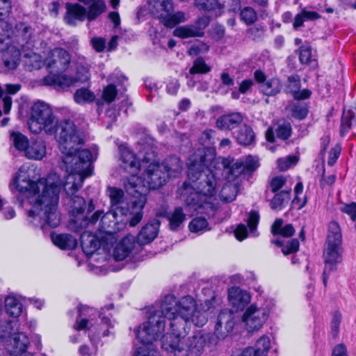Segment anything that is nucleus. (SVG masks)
I'll use <instances>...</instances> for the list:
<instances>
[{
	"mask_svg": "<svg viewBox=\"0 0 356 356\" xmlns=\"http://www.w3.org/2000/svg\"><path fill=\"white\" fill-rule=\"evenodd\" d=\"M282 85L279 79H270L261 85V90L267 96H273L281 90Z\"/></svg>",
	"mask_w": 356,
	"mask_h": 356,
	"instance_id": "473e14b6",
	"label": "nucleus"
},
{
	"mask_svg": "<svg viewBox=\"0 0 356 356\" xmlns=\"http://www.w3.org/2000/svg\"><path fill=\"white\" fill-rule=\"evenodd\" d=\"M86 5L90 4L88 11V19L95 20L102 13H104L106 8L104 0H78ZM120 3V0H111V6L116 9Z\"/></svg>",
	"mask_w": 356,
	"mask_h": 356,
	"instance_id": "aec40b11",
	"label": "nucleus"
},
{
	"mask_svg": "<svg viewBox=\"0 0 356 356\" xmlns=\"http://www.w3.org/2000/svg\"><path fill=\"white\" fill-rule=\"evenodd\" d=\"M299 248V241L297 239H292L288 242L286 246L282 248V252L284 254H289L298 251Z\"/></svg>",
	"mask_w": 356,
	"mask_h": 356,
	"instance_id": "0e129e2a",
	"label": "nucleus"
},
{
	"mask_svg": "<svg viewBox=\"0 0 356 356\" xmlns=\"http://www.w3.org/2000/svg\"><path fill=\"white\" fill-rule=\"evenodd\" d=\"M108 192L111 202L113 206L120 204V206L131 207V204L124 205V203L122 202L124 197V192L122 189H119L114 187H110L108 188Z\"/></svg>",
	"mask_w": 356,
	"mask_h": 356,
	"instance_id": "37998d69",
	"label": "nucleus"
},
{
	"mask_svg": "<svg viewBox=\"0 0 356 356\" xmlns=\"http://www.w3.org/2000/svg\"><path fill=\"white\" fill-rule=\"evenodd\" d=\"M210 22V19L207 15H203L199 17L196 21L193 26L198 31L199 36H202L204 34L203 30L208 26Z\"/></svg>",
	"mask_w": 356,
	"mask_h": 356,
	"instance_id": "13d9d810",
	"label": "nucleus"
},
{
	"mask_svg": "<svg viewBox=\"0 0 356 356\" xmlns=\"http://www.w3.org/2000/svg\"><path fill=\"white\" fill-rule=\"evenodd\" d=\"M195 6L200 10L211 11L219 7L218 0H195Z\"/></svg>",
	"mask_w": 356,
	"mask_h": 356,
	"instance_id": "49530a36",
	"label": "nucleus"
},
{
	"mask_svg": "<svg viewBox=\"0 0 356 356\" xmlns=\"http://www.w3.org/2000/svg\"><path fill=\"white\" fill-rule=\"evenodd\" d=\"M236 138L238 143L247 146L251 145L254 141L255 135L251 127L243 125L238 130Z\"/></svg>",
	"mask_w": 356,
	"mask_h": 356,
	"instance_id": "2f4dec72",
	"label": "nucleus"
},
{
	"mask_svg": "<svg viewBox=\"0 0 356 356\" xmlns=\"http://www.w3.org/2000/svg\"><path fill=\"white\" fill-rule=\"evenodd\" d=\"M275 306L273 300H266L260 307L255 305L248 307L242 317V321L245 324L247 330L249 332L260 330L268 320Z\"/></svg>",
	"mask_w": 356,
	"mask_h": 356,
	"instance_id": "9d476101",
	"label": "nucleus"
},
{
	"mask_svg": "<svg viewBox=\"0 0 356 356\" xmlns=\"http://www.w3.org/2000/svg\"><path fill=\"white\" fill-rule=\"evenodd\" d=\"M234 315L232 310L223 309L218 316V321L215 326V333L218 337H225L230 332L235 325Z\"/></svg>",
	"mask_w": 356,
	"mask_h": 356,
	"instance_id": "a211bd4d",
	"label": "nucleus"
},
{
	"mask_svg": "<svg viewBox=\"0 0 356 356\" xmlns=\"http://www.w3.org/2000/svg\"><path fill=\"white\" fill-rule=\"evenodd\" d=\"M25 64L29 70H33L41 68L44 62L40 55L32 53L26 57Z\"/></svg>",
	"mask_w": 356,
	"mask_h": 356,
	"instance_id": "79ce46f5",
	"label": "nucleus"
},
{
	"mask_svg": "<svg viewBox=\"0 0 356 356\" xmlns=\"http://www.w3.org/2000/svg\"><path fill=\"white\" fill-rule=\"evenodd\" d=\"M209 50V46L204 42H197L193 44L188 50L191 56H196L199 54H204Z\"/></svg>",
	"mask_w": 356,
	"mask_h": 356,
	"instance_id": "bf43d9fd",
	"label": "nucleus"
},
{
	"mask_svg": "<svg viewBox=\"0 0 356 356\" xmlns=\"http://www.w3.org/2000/svg\"><path fill=\"white\" fill-rule=\"evenodd\" d=\"M211 71V67L208 66L202 58H197L193 62V67L190 69V74H206Z\"/></svg>",
	"mask_w": 356,
	"mask_h": 356,
	"instance_id": "c03bdc74",
	"label": "nucleus"
},
{
	"mask_svg": "<svg viewBox=\"0 0 356 356\" xmlns=\"http://www.w3.org/2000/svg\"><path fill=\"white\" fill-rule=\"evenodd\" d=\"M222 200L229 202L235 200L236 196V190L235 186L232 184L225 185L220 193Z\"/></svg>",
	"mask_w": 356,
	"mask_h": 356,
	"instance_id": "a18cd8bd",
	"label": "nucleus"
},
{
	"mask_svg": "<svg viewBox=\"0 0 356 356\" xmlns=\"http://www.w3.org/2000/svg\"><path fill=\"white\" fill-rule=\"evenodd\" d=\"M5 307L8 314L14 318L13 320H16L22 311V305L19 299L13 296L9 295L5 299Z\"/></svg>",
	"mask_w": 356,
	"mask_h": 356,
	"instance_id": "c756f323",
	"label": "nucleus"
},
{
	"mask_svg": "<svg viewBox=\"0 0 356 356\" xmlns=\"http://www.w3.org/2000/svg\"><path fill=\"white\" fill-rule=\"evenodd\" d=\"M188 228L191 232L195 233H202L203 232L209 230L207 220L202 217L193 219L188 225Z\"/></svg>",
	"mask_w": 356,
	"mask_h": 356,
	"instance_id": "ea45409f",
	"label": "nucleus"
},
{
	"mask_svg": "<svg viewBox=\"0 0 356 356\" xmlns=\"http://www.w3.org/2000/svg\"><path fill=\"white\" fill-rule=\"evenodd\" d=\"M93 48L97 52H102L106 47V40L102 38H94L91 40Z\"/></svg>",
	"mask_w": 356,
	"mask_h": 356,
	"instance_id": "69168bd1",
	"label": "nucleus"
},
{
	"mask_svg": "<svg viewBox=\"0 0 356 356\" xmlns=\"http://www.w3.org/2000/svg\"><path fill=\"white\" fill-rule=\"evenodd\" d=\"M51 238L54 244L60 249H74L77 245L76 239L70 234H52Z\"/></svg>",
	"mask_w": 356,
	"mask_h": 356,
	"instance_id": "c85d7f7f",
	"label": "nucleus"
},
{
	"mask_svg": "<svg viewBox=\"0 0 356 356\" xmlns=\"http://www.w3.org/2000/svg\"><path fill=\"white\" fill-rule=\"evenodd\" d=\"M341 244L327 243V248L324 254L326 266L323 274V282L325 286H326L328 280L326 270H328L330 272L334 270V266L341 260Z\"/></svg>",
	"mask_w": 356,
	"mask_h": 356,
	"instance_id": "2eb2a0df",
	"label": "nucleus"
},
{
	"mask_svg": "<svg viewBox=\"0 0 356 356\" xmlns=\"http://www.w3.org/2000/svg\"><path fill=\"white\" fill-rule=\"evenodd\" d=\"M240 18L247 25H251L257 20V13L254 8L245 6L241 10Z\"/></svg>",
	"mask_w": 356,
	"mask_h": 356,
	"instance_id": "a19ab883",
	"label": "nucleus"
},
{
	"mask_svg": "<svg viewBox=\"0 0 356 356\" xmlns=\"http://www.w3.org/2000/svg\"><path fill=\"white\" fill-rule=\"evenodd\" d=\"M15 184L18 191L26 195L30 206L26 211L31 224L41 229L59 225L60 217L57 206L61 182L57 174H50L37 182L16 179Z\"/></svg>",
	"mask_w": 356,
	"mask_h": 356,
	"instance_id": "7ed1b4c3",
	"label": "nucleus"
},
{
	"mask_svg": "<svg viewBox=\"0 0 356 356\" xmlns=\"http://www.w3.org/2000/svg\"><path fill=\"white\" fill-rule=\"evenodd\" d=\"M248 292L237 286H232L228 291L229 303L235 312L242 311L250 302Z\"/></svg>",
	"mask_w": 356,
	"mask_h": 356,
	"instance_id": "dca6fc26",
	"label": "nucleus"
},
{
	"mask_svg": "<svg viewBox=\"0 0 356 356\" xmlns=\"http://www.w3.org/2000/svg\"><path fill=\"white\" fill-rule=\"evenodd\" d=\"M186 334L179 337V343L180 346H183L184 349L181 351H168V353H172L175 356H188L189 354L193 356H200L204 351L206 343L207 337L203 335L201 332H197L193 336L188 337L187 343L185 344L181 341Z\"/></svg>",
	"mask_w": 356,
	"mask_h": 356,
	"instance_id": "f8f14e48",
	"label": "nucleus"
},
{
	"mask_svg": "<svg viewBox=\"0 0 356 356\" xmlns=\"http://www.w3.org/2000/svg\"><path fill=\"white\" fill-rule=\"evenodd\" d=\"M159 224L151 222L145 225L138 234V243L146 245L152 242L157 236Z\"/></svg>",
	"mask_w": 356,
	"mask_h": 356,
	"instance_id": "a878e982",
	"label": "nucleus"
},
{
	"mask_svg": "<svg viewBox=\"0 0 356 356\" xmlns=\"http://www.w3.org/2000/svg\"><path fill=\"white\" fill-rule=\"evenodd\" d=\"M254 351L257 356H266L271 348V342L269 337L263 335L256 342Z\"/></svg>",
	"mask_w": 356,
	"mask_h": 356,
	"instance_id": "f704fd0d",
	"label": "nucleus"
},
{
	"mask_svg": "<svg viewBox=\"0 0 356 356\" xmlns=\"http://www.w3.org/2000/svg\"><path fill=\"white\" fill-rule=\"evenodd\" d=\"M167 179V173L162 170L160 163L155 162L147 166L142 177L132 176L124 179V188L136 204V212L133 222H137L143 216V210L147 202L146 196L149 190L160 188L165 184Z\"/></svg>",
	"mask_w": 356,
	"mask_h": 356,
	"instance_id": "423d86ee",
	"label": "nucleus"
},
{
	"mask_svg": "<svg viewBox=\"0 0 356 356\" xmlns=\"http://www.w3.org/2000/svg\"><path fill=\"white\" fill-rule=\"evenodd\" d=\"M265 29L261 26H254L250 28L247 31L248 37L254 40L259 41L264 35Z\"/></svg>",
	"mask_w": 356,
	"mask_h": 356,
	"instance_id": "3c124183",
	"label": "nucleus"
},
{
	"mask_svg": "<svg viewBox=\"0 0 356 356\" xmlns=\"http://www.w3.org/2000/svg\"><path fill=\"white\" fill-rule=\"evenodd\" d=\"M79 315L74 325V328L76 330H88L90 332L94 330L99 337H106L109 335V329L113 327L109 316H103L102 313L99 316L101 319L100 324H99L97 327H96L94 326V319L91 317V315L95 312L92 308H90L86 306H81L79 307Z\"/></svg>",
	"mask_w": 356,
	"mask_h": 356,
	"instance_id": "1a4fd4ad",
	"label": "nucleus"
},
{
	"mask_svg": "<svg viewBox=\"0 0 356 356\" xmlns=\"http://www.w3.org/2000/svg\"><path fill=\"white\" fill-rule=\"evenodd\" d=\"M198 33V31L196 30L193 25L179 26L176 28L173 31L174 35L180 38L200 37Z\"/></svg>",
	"mask_w": 356,
	"mask_h": 356,
	"instance_id": "4c0bfd02",
	"label": "nucleus"
},
{
	"mask_svg": "<svg viewBox=\"0 0 356 356\" xmlns=\"http://www.w3.org/2000/svg\"><path fill=\"white\" fill-rule=\"evenodd\" d=\"M243 121V116L241 113H232L219 117L216 120V127L220 130H231Z\"/></svg>",
	"mask_w": 356,
	"mask_h": 356,
	"instance_id": "5701e85b",
	"label": "nucleus"
},
{
	"mask_svg": "<svg viewBox=\"0 0 356 356\" xmlns=\"http://www.w3.org/2000/svg\"><path fill=\"white\" fill-rule=\"evenodd\" d=\"M95 94L86 88L78 89L74 94V99L79 104H90L94 102Z\"/></svg>",
	"mask_w": 356,
	"mask_h": 356,
	"instance_id": "72a5a7b5",
	"label": "nucleus"
},
{
	"mask_svg": "<svg viewBox=\"0 0 356 356\" xmlns=\"http://www.w3.org/2000/svg\"><path fill=\"white\" fill-rule=\"evenodd\" d=\"M291 184L284 190L277 193L270 201V207L273 210H281L291 200Z\"/></svg>",
	"mask_w": 356,
	"mask_h": 356,
	"instance_id": "cd10ccee",
	"label": "nucleus"
},
{
	"mask_svg": "<svg viewBox=\"0 0 356 356\" xmlns=\"http://www.w3.org/2000/svg\"><path fill=\"white\" fill-rule=\"evenodd\" d=\"M307 115V109L305 106L297 104L293 105L292 108V115L298 119L302 120Z\"/></svg>",
	"mask_w": 356,
	"mask_h": 356,
	"instance_id": "052dcab7",
	"label": "nucleus"
},
{
	"mask_svg": "<svg viewBox=\"0 0 356 356\" xmlns=\"http://www.w3.org/2000/svg\"><path fill=\"white\" fill-rule=\"evenodd\" d=\"M278 138L283 140L288 139L291 134V126L289 122H284L277 126L276 129Z\"/></svg>",
	"mask_w": 356,
	"mask_h": 356,
	"instance_id": "603ef678",
	"label": "nucleus"
},
{
	"mask_svg": "<svg viewBox=\"0 0 356 356\" xmlns=\"http://www.w3.org/2000/svg\"><path fill=\"white\" fill-rule=\"evenodd\" d=\"M71 57L69 53L62 48L51 50L45 60L47 68L50 74L65 71L69 66Z\"/></svg>",
	"mask_w": 356,
	"mask_h": 356,
	"instance_id": "ddd939ff",
	"label": "nucleus"
},
{
	"mask_svg": "<svg viewBox=\"0 0 356 356\" xmlns=\"http://www.w3.org/2000/svg\"><path fill=\"white\" fill-rule=\"evenodd\" d=\"M327 243H334L341 244L342 235L341 228L339 224L335 222H331L328 225Z\"/></svg>",
	"mask_w": 356,
	"mask_h": 356,
	"instance_id": "c9c22d12",
	"label": "nucleus"
},
{
	"mask_svg": "<svg viewBox=\"0 0 356 356\" xmlns=\"http://www.w3.org/2000/svg\"><path fill=\"white\" fill-rule=\"evenodd\" d=\"M12 10L11 0H0V15H8Z\"/></svg>",
	"mask_w": 356,
	"mask_h": 356,
	"instance_id": "338daca9",
	"label": "nucleus"
},
{
	"mask_svg": "<svg viewBox=\"0 0 356 356\" xmlns=\"http://www.w3.org/2000/svg\"><path fill=\"white\" fill-rule=\"evenodd\" d=\"M160 304L170 322L171 331L163 336L162 348L165 351H181L184 348L179 343V337L186 334L191 323L202 327L207 321L206 311L198 309L196 301L191 296L177 301L174 296L167 295Z\"/></svg>",
	"mask_w": 356,
	"mask_h": 356,
	"instance_id": "20e7f679",
	"label": "nucleus"
},
{
	"mask_svg": "<svg viewBox=\"0 0 356 356\" xmlns=\"http://www.w3.org/2000/svg\"><path fill=\"white\" fill-rule=\"evenodd\" d=\"M289 85L287 88L289 92H291V90H296L300 88V81L298 76H291L288 78Z\"/></svg>",
	"mask_w": 356,
	"mask_h": 356,
	"instance_id": "774afa93",
	"label": "nucleus"
},
{
	"mask_svg": "<svg viewBox=\"0 0 356 356\" xmlns=\"http://www.w3.org/2000/svg\"><path fill=\"white\" fill-rule=\"evenodd\" d=\"M46 153L45 143L40 138H36L30 141L24 154L29 159L41 160L45 156Z\"/></svg>",
	"mask_w": 356,
	"mask_h": 356,
	"instance_id": "4be33fe9",
	"label": "nucleus"
},
{
	"mask_svg": "<svg viewBox=\"0 0 356 356\" xmlns=\"http://www.w3.org/2000/svg\"><path fill=\"white\" fill-rule=\"evenodd\" d=\"M165 312L159 303L150 312L147 321L135 330L137 339L149 346L159 339L165 331Z\"/></svg>",
	"mask_w": 356,
	"mask_h": 356,
	"instance_id": "6e6552de",
	"label": "nucleus"
},
{
	"mask_svg": "<svg viewBox=\"0 0 356 356\" xmlns=\"http://www.w3.org/2000/svg\"><path fill=\"white\" fill-rule=\"evenodd\" d=\"M167 218L171 230H177L186 220V214L181 207H176L174 211L168 213Z\"/></svg>",
	"mask_w": 356,
	"mask_h": 356,
	"instance_id": "7c9ffc66",
	"label": "nucleus"
},
{
	"mask_svg": "<svg viewBox=\"0 0 356 356\" xmlns=\"http://www.w3.org/2000/svg\"><path fill=\"white\" fill-rule=\"evenodd\" d=\"M341 211L348 214L353 221L356 220V202L345 204L341 209Z\"/></svg>",
	"mask_w": 356,
	"mask_h": 356,
	"instance_id": "e2e57ef3",
	"label": "nucleus"
},
{
	"mask_svg": "<svg viewBox=\"0 0 356 356\" xmlns=\"http://www.w3.org/2000/svg\"><path fill=\"white\" fill-rule=\"evenodd\" d=\"M83 75L72 76L67 74H49L43 79L47 86L54 87H70L80 82L84 83L88 80V75L86 70H83Z\"/></svg>",
	"mask_w": 356,
	"mask_h": 356,
	"instance_id": "4468645a",
	"label": "nucleus"
},
{
	"mask_svg": "<svg viewBox=\"0 0 356 356\" xmlns=\"http://www.w3.org/2000/svg\"><path fill=\"white\" fill-rule=\"evenodd\" d=\"M28 126L34 134L44 131L46 134L53 135L59 131L57 140L63 154L61 167L68 173L63 187L67 194H73L80 187L83 179L92 175V164L96 160L97 153L88 149H81L79 145L84 143V140L74 124L69 120L59 123L51 106L44 102L38 101L31 106Z\"/></svg>",
	"mask_w": 356,
	"mask_h": 356,
	"instance_id": "f257e3e1",
	"label": "nucleus"
},
{
	"mask_svg": "<svg viewBox=\"0 0 356 356\" xmlns=\"http://www.w3.org/2000/svg\"><path fill=\"white\" fill-rule=\"evenodd\" d=\"M287 178L280 175L273 178L270 182V188L272 192L275 193L283 187H286Z\"/></svg>",
	"mask_w": 356,
	"mask_h": 356,
	"instance_id": "8fccbe9b",
	"label": "nucleus"
},
{
	"mask_svg": "<svg viewBox=\"0 0 356 356\" xmlns=\"http://www.w3.org/2000/svg\"><path fill=\"white\" fill-rule=\"evenodd\" d=\"M341 321V314L338 312L334 313L331 322V330L334 337H337L338 336Z\"/></svg>",
	"mask_w": 356,
	"mask_h": 356,
	"instance_id": "680f3d73",
	"label": "nucleus"
},
{
	"mask_svg": "<svg viewBox=\"0 0 356 356\" xmlns=\"http://www.w3.org/2000/svg\"><path fill=\"white\" fill-rule=\"evenodd\" d=\"M86 177L83 179H85ZM84 181V180H83ZM83 182V181H82ZM83 184V183H81ZM82 186L79 187L73 194H67L72 200L71 218L70 221V228L78 232L83 228L90 225H94L101 217L99 222V229L108 235H113L117 232L123 230L129 223L130 227L136 226L142 220L143 216L137 222H133L135 218L136 202L131 201V206L124 207L119 206L102 215V211H97L92 214L90 218H88L84 214L86 202L83 197L74 195L76 192ZM65 193H67L65 191Z\"/></svg>",
	"mask_w": 356,
	"mask_h": 356,
	"instance_id": "39448f33",
	"label": "nucleus"
},
{
	"mask_svg": "<svg viewBox=\"0 0 356 356\" xmlns=\"http://www.w3.org/2000/svg\"><path fill=\"white\" fill-rule=\"evenodd\" d=\"M18 326L17 320H11L7 323L6 330L0 329V355L4 356L6 351L9 356H33L27 351V336L23 332H15Z\"/></svg>",
	"mask_w": 356,
	"mask_h": 356,
	"instance_id": "0eeeda50",
	"label": "nucleus"
},
{
	"mask_svg": "<svg viewBox=\"0 0 356 356\" xmlns=\"http://www.w3.org/2000/svg\"><path fill=\"white\" fill-rule=\"evenodd\" d=\"M150 10L153 15L161 19L166 27L172 28L177 24L186 20L185 13L181 11L172 14L173 4L172 0L154 1Z\"/></svg>",
	"mask_w": 356,
	"mask_h": 356,
	"instance_id": "9b49d317",
	"label": "nucleus"
},
{
	"mask_svg": "<svg viewBox=\"0 0 356 356\" xmlns=\"http://www.w3.org/2000/svg\"><path fill=\"white\" fill-rule=\"evenodd\" d=\"M162 170L167 173V177H176L182 170V163L177 156H170L160 163Z\"/></svg>",
	"mask_w": 356,
	"mask_h": 356,
	"instance_id": "bb28decb",
	"label": "nucleus"
},
{
	"mask_svg": "<svg viewBox=\"0 0 356 356\" xmlns=\"http://www.w3.org/2000/svg\"><path fill=\"white\" fill-rule=\"evenodd\" d=\"M312 58V49L308 45H303L299 49V60L302 64H308Z\"/></svg>",
	"mask_w": 356,
	"mask_h": 356,
	"instance_id": "5fc2aeb1",
	"label": "nucleus"
},
{
	"mask_svg": "<svg viewBox=\"0 0 356 356\" xmlns=\"http://www.w3.org/2000/svg\"><path fill=\"white\" fill-rule=\"evenodd\" d=\"M120 152L121 168L131 175L129 177L136 176L140 168L139 160L136 158V155L127 147H121Z\"/></svg>",
	"mask_w": 356,
	"mask_h": 356,
	"instance_id": "f3484780",
	"label": "nucleus"
},
{
	"mask_svg": "<svg viewBox=\"0 0 356 356\" xmlns=\"http://www.w3.org/2000/svg\"><path fill=\"white\" fill-rule=\"evenodd\" d=\"M353 118V113L350 111L343 112L341 116V135L343 136L351 128L352 120Z\"/></svg>",
	"mask_w": 356,
	"mask_h": 356,
	"instance_id": "de8ad7c7",
	"label": "nucleus"
},
{
	"mask_svg": "<svg viewBox=\"0 0 356 356\" xmlns=\"http://www.w3.org/2000/svg\"><path fill=\"white\" fill-rule=\"evenodd\" d=\"M137 348L134 356H159L158 351L150 346L143 344Z\"/></svg>",
	"mask_w": 356,
	"mask_h": 356,
	"instance_id": "864d4df0",
	"label": "nucleus"
},
{
	"mask_svg": "<svg viewBox=\"0 0 356 356\" xmlns=\"http://www.w3.org/2000/svg\"><path fill=\"white\" fill-rule=\"evenodd\" d=\"M259 161L257 157L248 156L245 160L237 161L231 167L226 170L227 173H230L235 177L241 174L250 173L256 170L259 167Z\"/></svg>",
	"mask_w": 356,
	"mask_h": 356,
	"instance_id": "6ab92c4d",
	"label": "nucleus"
},
{
	"mask_svg": "<svg viewBox=\"0 0 356 356\" xmlns=\"http://www.w3.org/2000/svg\"><path fill=\"white\" fill-rule=\"evenodd\" d=\"M117 95V90L113 84L107 86L103 91V99L108 103L112 102Z\"/></svg>",
	"mask_w": 356,
	"mask_h": 356,
	"instance_id": "4d7b16f0",
	"label": "nucleus"
},
{
	"mask_svg": "<svg viewBox=\"0 0 356 356\" xmlns=\"http://www.w3.org/2000/svg\"><path fill=\"white\" fill-rule=\"evenodd\" d=\"M10 138L17 149L25 152L30 143L26 136L17 131H13L10 134Z\"/></svg>",
	"mask_w": 356,
	"mask_h": 356,
	"instance_id": "58836bf2",
	"label": "nucleus"
},
{
	"mask_svg": "<svg viewBox=\"0 0 356 356\" xmlns=\"http://www.w3.org/2000/svg\"><path fill=\"white\" fill-rule=\"evenodd\" d=\"M136 247V238L132 235L123 238L115 247L113 257L115 260L121 261L127 257Z\"/></svg>",
	"mask_w": 356,
	"mask_h": 356,
	"instance_id": "412c9836",
	"label": "nucleus"
},
{
	"mask_svg": "<svg viewBox=\"0 0 356 356\" xmlns=\"http://www.w3.org/2000/svg\"><path fill=\"white\" fill-rule=\"evenodd\" d=\"M230 161L225 158H213L199 149L191 156L188 177L190 183L184 182L179 188L180 198L189 211L208 216L214 214L216 194L219 188L220 175L228 169Z\"/></svg>",
	"mask_w": 356,
	"mask_h": 356,
	"instance_id": "f03ea898",
	"label": "nucleus"
},
{
	"mask_svg": "<svg viewBox=\"0 0 356 356\" xmlns=\"http://www.w3.org/2000/svg\"><path fill=\"white\" fill-rule=\"evenodd\" d=\"M81 247L87 256H91L100 246L97 237L90 232H84L81 235Z\"/></svg>",
	"mask_w": 356,
	"mask_h": 356,
	"instance_id": "393cba45",
	"label": "nucleus"
},
{
	"mask_svg": "<svg viewBox=\"0 0 356 356\" xmlns=\"http://www.w3.org/2000/svg\"><path fill=\"white\" fill-rule=\"evenodd\" d=\"M65 7L67 10L65 21L67 24H74L76 20L83 21L86 17L88 18L86 9L80 4L67 3Z\"/></svg>",
	"mask_w": 356,
	"mask_h": 356,
	"instance_id": "b1692460",
	"label": "nucleus"
},
{
	"mask_svg": "<svg viewBox=\"0 0 356 356\" xmlns=\"http://www.w3.org/2000/svg\"><path fill=\"white\" fill-rule=\"evenodd\" d=\"M298 161V158L296 156L290 155L285 158H282L277 160V166L282 171L286 170L293 165H295Z\"/></svg>",
	"mask_w": 356,
	"mask_h": 356,
	"instance_id": "09e8293b",
	"label": "nucleus"
},
{
	"mask_svg": "<svg viewBox=\"0 0 356 356\" xmlns=\"http://www.w3.org/2000/svg\"><path fill=\"white\" fill-rule=\"evenodd\" d=\"M19 60V52L18 51H14L11 54L7 51L3 55L2 61L3 67L8 70H15Z\"/></svg>",
	"mask_w": 356,
	"mask_h": 356,
	"instance_id": "e433bc0d",
	"label": "nucleus"
},
{
	"mask_svg": "<svg viewBox=\"0 0 356 356\" xmlns=\"http://www.w3.org/2000/svg\"><path fill=\"white\" fill-rule=\"evenodd\" d=\"M259 221V214L257 211H251L249 213L247 222L250 232L254 234Z\"/></svg>",
	"mask_w": 356,
	"mask_h": 356,
	"instance_id": "6e6d98bb",
	"label": "nucleus"
}]
</instances>
